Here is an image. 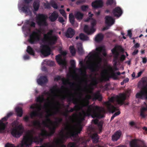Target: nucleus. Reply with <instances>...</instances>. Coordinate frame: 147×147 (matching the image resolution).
Masks as SVG:
<instances>
[{
	"label": "nucleus",
	"instance_id": "obj_1",
	"mask_svg": "<svg viewBox=\"0 0 147 147\" xmlns=\"http://www.w3.org/2000/svg\"><path fill=\"white\" fill-rule=\"evenodd\" d=\"M76 115V114L74 113L72 115V116H69V121L67 120L65 128V129L67 131V132L66 135H65L63 130L61 131L59 134L60 138L57 140L55 142L57 145L63 144L66 141V139L69 138H73L77 143H78L80 141V139L77 136L78 134L80 133L82 130L81 125H80L77 129L76 130L74 127L71 123L74 122L73 118L75 117Z\"/></svg>",
	"mask_w": 147,
	"mask_h": 147
},
{
	"label": "nucleus",
	"instance_id": "obj_2",
	"mask_svg": "<svg viewBox=\"0 0 147 147\" xmlns=\"http://www.w3.org/2000/svg\"><path fill=\"white\" fill-rule=\"evenodd\" d=\"M104 50L103 47H100L96 48V50L91 52L89 54V58H92L94 57H97V59L96 62L91 61L87 66V68L89 69L92 72H95L98 70L100 68V63L102 61V58L99 55L100 53Z\"/></svg>",
	"mask_w": 147,
	"mask_h": 147
},
{
	"label": "nucleus",
	"instance_id": "obj_3",
	"mask_svg": "<svg viewBox=\"0 0 147 147\" xmlns=\"http://www.w3.org/2000/svg\"><path fill=\"white\" fill-rule=\"evenodd\" d=\"M126 98V95L125 94L120 93L118 95L113 96L109 98V101L106 102L105 103L109 111L113 113L118 109V107H115L111 104V103H114L116 101L118 104L122 105L123 104Z\"/></svg>",
	"mask_w": 147,
	"mask_h": 147
},
{
	"label": "nucleus",
	"instance_id": "obj_4",
	"mask_svg": "<svg viewBox=\"0 0 147 147\" xmlns=\"http://www.w3.org/2000/svg\"><path fill=\"white\" fill-rule=\"evenodd\" d=\"M83 107H86L87 109L86 111H83V115L84 117L91 116L93 118H100L103 116L101 113V110L100 107L94 105L92 104L89 105L88 103L83 104Z\"/></svg>",
	"mask_w": 147,
	"mask_h": 147
},
{
	"label": "nucleus",
	"instance_id": "obj_5",
	"mask_svg": "<svg viewBox=\"0 0 147 147\" xmlns=\"http://www.w3.org/2000/svg\"><path fill=\"white\" fill-rule=\"evenodd\" d=\"M43 139L41 138L40 136H35L33 137L32 136L30 137L28 135H26L24 136L22 141V146L25 145L26 147L31 145L32 142H34L37 144L39 143H42Z\"/></svg>",
	"mask_w": 147,
	"mask_h": 147
},
{
	"label": "nucleus",
	"instance_id": "obj_6",
	"mask_svg": "<svg viewBox=\"0 0 147 147\" xmlns=\"http://www.w3.org/2000/svg\"><path fill=\"white\" fill-rule=\"evenodd\" d=\"M12 128L11 129V134L15 138H19L23 134L24 128L22 124L17 125V122L14 121L11 123Z\"/></svg>",
	"mask_w": 147,
	"mask_h": 147
},
{
	"label": "nucleus",
	"instance_id": "obj_7",
	"mask_svg": "<svg viewBox=\"0 0 147 147\" xmlns=\"http://www.w3.org/2000/svg\"><path fill=\"white\" fill-rule=\"evenodd\" d=\"M53 31L50 30L47 34L43 35V38L42 40V41L46 43L49 46H53L56 43L58 39V37L55 35L52 36Z\"/></svg>",
	"mask_w": 147,
	"mask_h": 147
},
{
	"label": "nucleus",
	"instance_id": "obj_8",
	"mask_svg": "<svg viewBox=\"0 0 147 147\" xmlns=\"http://www.w3.org/2000/svg\"><path fill=\"white\" fill-rule=\"evenodd\" d=\"M70 94L71 95L67 96L65 95H63L61 96L60 98L62 100H65L67 98L69 102L72 101L73 104L75 105L73 108H71L69 110L67 109L66 111L67 113L73 112L74 111H76L80 109V106L76 100L74 98L73 94L71 92H70Z\"/></svg>",
	"mask_w": 147,
	"mask_h": 147
},
{
	"label": "nucleus",
	"instance_id": "obj_9",
	"mask_svg": "<svg viewBox=\"0 0 147 147\" xmlns=\"http://www.w3.org/2000/svg\"><path fill=\"white\" fill-rule=\"evenodd\" d=\"M36 31H33L29 36L28 42L32 44L36 43L40 40L41 30L37 29H36Z\"/></svg>",
	"mask_w": 147,
	"mask_h": 147
},
{
	"label": "nucleus",
	"instance_id": "obj_10",
	"mask_svg": "<svg viewBox=\"0 0 147 147\" xmlns=\"http://www.w3.org/2000/svg\"><path fill=\"white\" fill-rule=\"evenodd\" d=\"M47 16L43 14L39 13L36 17V22L40 26H47L48 23L47 21Z\"/></svg>",
	"mask_w": 147,
	"mask_h": 147
},
{
	"label": "nucleus",
	"instance_id": "obj_11",
	"mask_svg": "<svg viewBox=\"0 0 147 147\" xmlns=\"http://www.w3.org/2000/svg\"><path fill=\"white\" fill-rule=\"evenodd\" d=\"M67 55L65 51H62L61 52V54H59L56 56L55 59L58 64L61 66L63 68L66 67V62L65 58H62V55L64 56Z\"/></svg>",
	"mask_w": 147,
	"mask_h": 147
},
{
	"label": "nucleus",
	"instance_id": "obj_12",
	"mask_svg": "<svg viewBox=\"0 0 147 147\" xmlns=\"http://www.w3.org/2000/svg\"><path fill=\"white\" fill-rule=\"evenodd\" d=\"M58 127H56L55 124L51 127L49 125V127H48L50 130V132L49 133L45 129H41V133L40 134V136L43 137H50L52 136L55 132V130L56 128Z\"/></svg>",
	"mask_w": 147,
	"mask_h": 147
},
{
	"label": "nucleus",
	"instance_id": "obj_13",
	"mask_svg": "<svg viewBox=\"0 0 147 147\" xmlns=\"http://www.w3.org/2000/svg\"><path fill=\"white\" fill-rule=\"evenodd\" d=\"M91 27H89L88 25H85L84 30V32L88 34H90L93 33L96 30L94 28V26L96 24V21L95 20H93L91 23Z\"/></svg>",
	"mask_w": 147,
	"mask_h": 147
},
{
	"label": "nucleus",
	"instance_id": "obj_14",
	"mask_svg": "<svg viewBox=\"0 0 147 147\" xmlns=\"http://www.w3.org/2000/svg\"><path fill=\"white\" fill-rule=\"evenodd\" d=\"M86 98L88 100H90L92 98L93 100H98L99 101H101L102 97L101 94L100 93L99 91H97L96 93H93L92 96L90 94L86 96Z\"/></svg>",
	"mask_w": 147,
	"mask_h": 147
},
{
	"label": "nucleus",
	"instance_id": "obj_15",
	"mask_svg": "<svg viewBox=\"0 0 147 147\" xmlns=\"http://www.w3.org/2000/svg\"><path fill=\"white\" fill-rule=\"evenodd\" d=\"M109 70L111 72V75L106 76L105 75H102V79L105 81H107L109 80L110 78H112L114 80H117L118 79V77L115 73L114 72L113 70V67H109Z\"/></svg>",
	"mask_w": 147,
	"mask_h": 147
},
{
	"label": "nucleus",
	"instance_id": "obj_16",
	"mask_svg": "<svg viewBox=\"0 0 147 147\" xmlns=\"http://www.w3.org/2000/svg\"><path fill=\"white\" fill-rule=\"evenodd\" d=\"M41 53L45 56H48L51 54V48L47 45H43L41 46Z\"/></svg>",
	"mask_w": 147,
	"mask_h": 147
},
{
	"label": "nucleus",
	"instance_id": "obj_17",
	"mask_svg": "<svg viewBox=\"0 0 147 147\" xmlns=\"http://www.w3.org/2000/svg\"><path fill=\"white\" fill-rule=\"evenodd\" d=\"M7 119L8 118L6 116L0 120V132L5 129L8 124V122H6L5 123H4L3 122L7 121Z\"/></svg>",
	"mask_w": 147,
	"mask_h": 147
},
{
	"label": "nucleus",
	"instance_id": "obj_18",
	"mask_svg": "<svg viewBox=\"0 0 147 147\" xmlns=\"http://www.w3.org/2000/svg\"><path fill=\"white\" fill-rule=\"evenodd\" d=\"M103 5V2L102 0H96L92 3V6L94 9L101 8Z\"/></svg>",
	"mask_w": 147,
	"mask_h": 147
},
{
	"label": "nucleus",
	"instance_id": "obj_19",
	"mask_svg": "<svg viewBox=\"0 0 147 147\" xmlns=\"http://www.w3.org/2000/svg\"><path fill=\"white\" fill-rule=\"evenodd\" d=\"M48 80L46 76H41L37 79V82L38 84L41 86L47 82Z\"/></svg>",
	"mask_w": 147,
	"mask_h": 147
},
{
	"label": "nucleus",
	"instance_id": "obj_20",
	"mask_svg": "<svg viewBox=\"0 0 147 147\" xmlns=\"http://www.w3.org/2000/svg\"><path fill=\"white\" fill-rule=\"evenodd\" d=\"M136 97L137 98L142 99H147V90H146L141 91L137 93Z\"/></svg>",
	"mask_w": 147,
	"mask_h": 147
},
{
	"label": "nucleus",
	"instance_id": "obj_21",
	"mask_svg": "<svg viewBox=\"0 0 147 147\" xmlns=\"http://www.w3.org/2000/svg\"><path fill=\"white\" fill-rule=\"evenodd\" d=\"M75 34V30L71 28H69L65 32V36L67 38H71Z\"/></svg>",
	"mask_w": 147,
	"mask_h": 147
},
{
	"label": "nucleus",
	"instance_id": "obj_22",
	"mask_svg": "<svg viewBox=\"0 0 147 147\" xmlns=\"http://www.w3.org/2000/svg\"><path fill=\"white\" fill-rule=\"evenodd\" d=\"M112 53L113 55V61L114 62V65H116L117 63L119 54L116 49L114 48L111 50Z\"/></svg>",
	"mask_w": 147,
	"mask_h": 147
},
{
	"label": "nucleus",
	"instance_id": "obj_23",
	"mask_svg": "<svg viewBox=\"0 0 147 147\" xmlns=\"http://www.w3.org/2000/svg\"><path fill=\"white\" fill-rule=\"evenodd\" d=\"M122 11L119 7H117L114 9L112 11V13L115 17H119L122 13Z\"/></svg>",
	"mask_w": 147,
	"mask_h": 147
},
{
	"label": "nucleus",
	"instance_id": "obj_24",
	"mask_svg": "<svg viewBox=\"0 0 147 147\" xmlns=\"http://www.w3.org/2000/svg\"><path fill=\"white\" fill-rule=\"evenodd\" d=\"M105 23L108 26H111L114 24V21L112 17L107 16L105 17Z\"/></svg>",
	"mask_w": 147,
	"mask_h": 147
},
{
	"label": "nucleus",
	"instance_id": "obj_25",
	"mask_svg": "<svg viewBox=\"0 0 147 147\" xmlns=\"http://www.w3.org/2000/svg\"><path fill=\"white\" fill-rule=\"evenodd\" d=\"M121 135V132L120 130L117 131L112 137V140L113 141H117L119 139Z\"/></svg>",
	"mask_w": 147,
	"mask_h": 147
},
{
	"label": "nucleus",
	"instance_id": "obj_26",
	"mask_svg": "<svg viewBox=\"0 0 147 147\" xmlns=\"http://www.w3.org/2000/svg\"><path fill=\"white\" fill-rule=\"evenodd\" d=\"M58 17V13L54 11L51 14V15L49 16V18L51 22H54L57 19Z\"/></svg>",
	"mask_w": 147,
	"mask_h": 147
},
{
	"label": "nucleus",
	"instance_id": "obj_27",
	"mask_svg": "<svg viewBox=\"0 0 147 147\" xmlns=\"http://www.w3.org/2000/svg\"><path fill=\"white\" fill-rule=\"evenodd\" d=\"M144 104L146 105V107H142L140 111V115L142 118H145L147 115L145 112L147 111V106L145 102H144Z\"/></svg>",
	"mask_w": 147,
	"mask_h": 147
},
{
	"label": "nucleus",
	"instance_id": "obj_28",
	"mask_svg": "<svg viewBox=\"0 0 147 147\" xmlns=\"http://www.w3.org/2000/svg\"><path fill=\"white\" fill-rule=\"evenodd\" d=\"M32 125L36 129H41V123L39 120H35L32 121Z\"/></svg>",
	"mask_w": 147,
	"mask_h": 147
},
{
	"label": "nucleus",
	"instance_id": "obj_29",
	"mask_svg": "<svg viewBox=\"0 0 147 147\" xmlns=\"http://www.w3.org/2000/svg\"><path fill=\"white\" fill-rule=\"evenodd\" d=\"M61 90L59 88H57V85L53 86L52 88H51L50 89V91L53 94H55L54 96H57V95L55 94V92H59Z\"/></svg>",
	"mask_w": 147,
	"mask_h": 147
},
{
	"label": "nucleus",
	"instance_id": "obj_30",
	"mask_svg": "<svg viewBox=\"0 0 147 147\" xmlns=\"http://www.w3.org/2000/svg\"><path fill=\"white\" fill-rule=\"evenodd\" d=\"M22 5L23 7L21 8L22 10L25 13H28L30 10L29 5L23 3Z\"/></svg>",
	"mask_w": 147,
	"mask_h": 147
},
{
	"label": "nucleus",
	"instance_id": "obj_31",
	"mask_svg": "<svg viewBox=\"0 0 147 147\" xmlns=\"http://www.w3.org/2000/svg\"><path fill=\"white\" fill-rule=\"evenodd\" d=\"M15 111L17 113V115L18 116L21 117L22 116L23 110L21 107H16L15 108Z\"/></svg>",
	"mask_w": 147,
	"mask_h": 147
},
{
	"label": "nucleus",
	"instance_id": "obj_32",
	"mask_svg": "<svg viewBox=\"0 0 147 147\" xmlns=\"http://www.w3.org/2000/svg\"><path fill=\"white\" fill-rule=\"evenodd\" d=\"M104 36L101 33L98 34L95 37V40L97 42L101 41L103 39Z\"/></svg>",
	"mask_w": 147,
	"mask_h": 147
},
{
	"label": "nucleus",
	"instance_id": "obj_33",
	"mask_svg": "<svg viewBox=\"0 0 147 147\" xmlns=\"http://www.w3.org/2000/svg\"><path fill=\"white\" fill-rule=\"evenodd\" d=\"M84 15L80 11H76L75 12L74 16L75 18L78 20H81L82 19Z\"/></svg>",
	"mask_w": 147,
	"mask_h": 147
},
{
	"label": "nucleus",
	"instance_id": "obj_34",
	"mask_svg": "<svg viewBox=\"0 0 147 147\" xmlns=\"http://www.w3.org/2000/svg\"><path fill=\"white\" fill-rule=\"evenodd\" d=\"M42 115L41 113H39L36 111H34L31 113L30 115V117L31 118H33L34 117L40 116V118H42Z\"/></svg>",
	"mask_w": 147,
	"mask_h": 147
},
{
	"label": "nucleus",
	"instance_id": "obj_35",
	"mask_svg": "<svg viewBox=\"0 0 147 147\" xmlns=\"http://www.w3.org/2000/svg\"><path fill=\"white\" fill-rule=\"evenodd\" d=\"M55 121L54 122V124L56 127H59L60 123L63 121V119L61 117H56L55 118Z\"/></svg>",
	"mask_w": 147,
	"mask_h": 147
},
{
	"label": "nucleus",
	"instance_id": "obj_36",
	"mask_svg": "<svg viewBox=\"0 0 147 147\" xmlns=\"http://www.w3.org/2000/svg\"><path fill=\"white\" fill-rule=\"evenodd\" d=\"M91 138L92 140L93 143H96L98 142L99 138L98 135L97 134L95 133L92 134L91 135Z\"/></svg>",
	"mask_w": 147,
	"mask_h": 147
},
{
	"label": "nucleus",
	"instance_id": "obj_37",
	"mask_svg": "<svg viewBox=\"0 0 147 147\" xmlns=\"http://www.w3.org/2000/svg\"><path fill=\"white\" fill-rule=\"evenodd\" d=\"M27 52L30 55L34 56L35 51L33 48L30 46H28L26 50Z\"/></svg>",
	"mask_w": 147,
	"mask_h": 147
},
{
	"label": "nucleus",
	"instance_id": "obj_38",
	"mask_svg": "<svg viewBox=\"0 0 147 147\" xmlns=\"http://www.w3.org/2000/svg\"><path fill=\"white\" fill-rule=\"evenodd\" d=\"M94 123L96 125H97L99 130L100 131H102V124L100 122H98V120L97 119L92 120Z\"/></svg>",
	"mask_w": 147,
	"mask_h": 147
},
{
	"label": "nucleus",
	"instance_id": "obj_39",
	"mask_svg": "<svg viewBox=\"0 0 147 147\" xmlns=\"http://www.w3.org/2000/svg\"><path fill=\"white\" fill-rule=\"evenodd\" d=\"M78 52L80 55H82L84 53V51L83 49L82 45L80 43L77 45Z\"/></svg>",
	"mask_w": 147,
	"mask_h": 147
},
{
	"label": "nucleus",
	"instance_id": "obj_40",
	"mask_svg": "<svg viewBox=\"0 0 147 147\" xmlns=\"http://www.w3.org/2000/svg\"><path fill=\"white\" fill-rule=\"evenodd\" d=\"M61 80L63 84H65V83H67L71 87H74L75 85L74 83L70 82L68 80H65L64 78H62Z\"/></svg>",
	"mask_w": 147,
	"mask_h": 147
},
{
	"label": "nucleus",
	"instance_id": "obj_41",
	"mask_svg": "<svg viewBox=\"0 0 147 147\" xmlns=\"http://www.w3.org/2000/svg\"><path fill=\"white\" fill-rule=\"evenodd\" d=\"M33 6L34 11H37L40 6L39 2L37 1H34L33 4Z\"/></svg>",
	"mask_w": 147,
	"mask_h": 147
},
{
	"label": "nucleus",
	"instance_id": "obj_42",
	"mask_svg": "<svg viewBox=\"0 0 147 147\" xmlns=\"http://www.w3.org/2000/svg\"><path fill=\"white\" fill-rule=\"evenodd\" d=\"M130 147H139L136 140H133L131 141L130 143Z\"/></svg>",
	"mask_w": 147,
	"mask_h": 147
},
{
	"label": "nucleus",
	"instance_id": "obj_43",
	"mask_svg": "<svg viewBox=\"0 0 147 147\" xmlns=\"http://www.w3.org/2000/svg\"><path fill=\"white\" fill-rule=\"evenodd\" d=\"M79 37L81 40L83 41L88 40L89 39V38L88 36L82 33L80 34Z\"/></svg>",
	"mask_w": 147,
	"mask_h": 147
},
{
	"label": "nucleus",
	"instance_id": "obj_44",
	"mask_svg": "<svg viewBox=\"0 0 147 147\" xmlns=\"http://www.w3.org/2000/svg\"><path fill=\"white\" fill-rule=\"evenodd\" d=\"M69 49L71 55L73 56L75 55L76 53V51L74 46H70L69 47Z\"/></svg>",
	"mask_w": 147,
	"mask_h": 147
},
{
	"label": "nucleus",
	"instance_id": "obj_45",
	"mask_svg": "<svg viewBox=\"0 0 147 147\" xmlns=\"http://www.w3.org/2000/svg\"><path fill=\"white\" fill-rule=\"evenodd\" d=\"M50 4L55 9H57L58 8L57 5L54 1L51 0L50 3Z\"/></svg>",
	"mask_w": 147,
	"mask_h": 147
},
{
	"label": "nucleus",
	"instance_id": "obj_46",
	"mask_svg": "<svg viewBox=\"0 0 147 147\" xmlns=\"http://www.w3.org/2000/svg\"><path fill=\"white\" fill-rule=\"evenodd\" d=\"M44 98L43 97V95H42V96H39L37 97L36 98V100L37 102H39L40 103H41L44 100Z\"/></svg>",
	"mask_w": 147,
	"mask_h": 147
},
{
	"label": "nucleus",
	"instance_id": "obj_47",
	"mask_svg": "<svg viewBox=\"0 0 147 147\" xmlns=\"http://www.w3.org/2000/svg\"><path fill=\"white\" fill-rule=\"evenodd\" d=\"M87 131L89 134H91L94 131V128L92 126H89L87 128Z\"/></svg>",
	"mask_w": 147,
	"mask_h": 147
},
{
	"label": "nucleus",
	"instance_id": "obj_48",
	"mask_svg": "<svg viewBox=\"0 0 147 147\" xmlns=\"http://www.w3.org/2000/svg\"><path fill=\"white\" fill-rule=\"evenodd\" d=\"M52 115V114H49L46 116V119L45 121L48 124L49 123H52V122L50 119L49 117V116H51Z\"/></svg>",
	"mask_w": 147,
	"mask_h": 147
},
{
	"label": "nucleus",
	"instance_id": "obj_49",
	"mask_svg": "<svg viewBox=\"0 0 147 147\" xmlns=\"http://www.w3.org/2000/svg\"><path fill=\"white\" fill-rule=\"evenodd\" d=\"M76 143L75 142H69L67 144L68 147H76Z\"/></svg>",
	"mask_w": 147,
	"mask_h": 147
},
{
	"label": "nucleus",
	"instance_id": "obj_50",
	"mask_svg": "<svg viewBox=\"0 0 147 147\" xmlns=\"http://www.w3.org/2000/svg\"><path fill=\"white\" fill-rule=\"evenodd\" d=\"M26 23L27 24L30 25L31 27H35V26L36 24L33 21H31L30 22L29 21H27Z\"/></svg>",
	"mask_w": 147,
	"mask_h": 147
},
{
	"label": "nucleus",
	"instance_id": "obj_51",
	"mask_svg": "<svg viewBox=\"0 0 147 147\" xmlns=\"http://www.w3.org/2000/svg\"><path fill=\"white\" fill-rule=\"evenodd\" d=\"M70 63L71 67L73 68L76 67V62L75 60H71L70 61Z\"/></svg>",
	"mask_w": 147,
	"mask_h": 147
},
{
	"label": "nucleus",
	"instance_id": "obj_52",
	"mask_svg": "<svg viewBox=\"0 0 147 147\" xmlns=\"http://www.w3.org/2000/svg\"><path fill=\"white\" fill-rule=\"evenodd\" d=\"M36 109L37 110V111H36L38 112L39 113H40V112L41 110L42 109L41 105H37L36 106Z\"/></svg>",
	"mask_w": 147,
	"mask_h": 147
},
{
	"label": "nucleus",
	"instance_id": "obj_53",
	"mask_svg": "<svg viewBox=\"0 0 147 147\" xmlns=\"http://www.w3.org/2000/svg\"><path fill=\"white\" fill-rule=\"evenodd\" d=\"M59 12L61 14H62V16L64 18H66V15L65 11L63 9H60Z\"/></svg>",
	"mask_w": 147,
	"mask_h": 147
},
{
	"label": "nucleus",
	"instance_id": "obj_54",
	"mask_svg": "<svg viewBox=\"0 0 147 147\" xmlns=\"http://www.w3.org/2000/svg\"><path fill=\"white\" fill-rule=\"evenodd\" d=\"M38 147H55L53 145L50 144L49 143L45 144V146L42 145Z\"/></svg>",
	"mask_w": 147,
	"mask_h": 147
},
{
	"label": "nucleus",
	"instance_id": "obj_55",
	"mask_svg": "<svg viewBox=\"0 0 147 147\" xmlns=\"http://www.w3.org/2000/svg\"><path fill=\"white\" fill-rule=\"evenodd\" d=\"M88 6L87 5H82L81 7V9L83 11H86L87 10V9H88Z\"/></svg>",
	"mask_w": 147,
	"mask_h": 147
},
{
	"label": "nucleus",
	"instance_id": "obj_56",
	"mask_svg": "<svg viewBox=\"0 0 147 147\" xmlns=\"http://www.w3.org/2000/svg\"><path fill=\"white\" fill-rule=\"evenodd\" d=\"M127 35H128L131 39H134V38H131L132 37V33L131 31V30H129L127 31Z\"/></svg>",
	"mask_w": 147,
	"mask_h": 147
},
{
	"label": "nucleus",
	"instance_id": "obj_57",
	"mask_svg": "<svg viewBox=\"0 0 147 147\" xmlns=\"http://www.w3.org/2000/svg\"><path fill=\"white\" fill-rule=\"evenodd\" d=\"M113 0H107L106 4L108 5H111L113 3Z\"/></svg>",
	"mask_w": 147,
	"mask_h": 147
},
{
	"label": "nucleus",
	"instance_id": "obj_58",
	"mask_svg": "<svg viewBox=\"0 0 147 147\" xmlns=\"http://www.w3.org/2000/svg\"><path fill=\"white\" fill-rule=\"evenodd\" d=\"M42 124L44 125L45 127H49V125L46 121H43Z\"/></svg>",
	"mask_w": 147,
	"mask_h": 147
},
{
	"label": "nucleus",
	"instance_id": "obj_59",
	"mask_svg": "<svg viewBox=\"0 0 147 147\" xmlns=\"http://www.w3.org/2000/svg\"><path fill=\"white\" fill-rule=\"evenodd\" d=\"M47 63L49 65L51 66H53L55 65V63L54 61H48Z\"/></svg>",
	"mask_w": 147,
	"mask_h": 147
},
{
	"label": "nucleus",
	"instance_id": "obj_60",
	"mask_svg": "<svg viewBox=\"0 0 147 147\" xmlns=\"http://www.w3.org/2000/svg\"><path fill=\"white\" fill-rule=\"evenodd\" d=\"M85 0H78L76 2V4L77 5H79L80 4H82L85 2Z\"/></svg>",
	"mask_w": 147,
	"mask_h": 147
},
{
	"label": "nucleus",
	"instance_id": "obj_61",
	"mask_svg": "<svg viewBox=\"0 0 147 147\" xmlns=\"http://www.w3.org/2000/svg\"><path fill=\"white\" fill-rule=\"evenodd\" d=\"M32 0H24L23 3L29 5V4L32 1Z\"/></svg>",
	"mask_w": 147,
	"mask_h": 147
},
{
	"label": "nucleus",
	"instance_id": "obj_62",
	"mask_svg": "<svg viewBox=\"0 0 147 147\" xmlns=\"http://www.w3.org/2000/svg\"><path fill=\"white\" fill-rule=\"evenodd\" d=\"M61 77L59 76H58L55 77L54 78V81H58L59 80H61Z\"/></svg>",
	"mask_w": 147,
	"mask_h": 147
},
{
	"label": "nucleus",
	"instance_id": "obj_63",
	"mask_svg": "<svg viewBox=\"0 0 147 147\" xmlns=\"http://www.w3.org/2000/svg\"><path fill=\"white\" fill-rule=\"evenodd\" d=\"M125 58V56L124 55H122L121 56L120 58V61H124Z\"/></svg>",
	"mask_w": 147,
	"mask_h": 147
},
{
	"label": "nucleus",
	"instance_id": "obj_64",
	"mask_svg": "<svg viewBox=\"0 0 147 147\" xmlns=\"http://www.w3.org/2000/svg\"><path fill=\"white\" fill-rule=\"evenodd\" d=\"M58 21L61 23H62L64 22V20L62 17H59L58 19Z\"/></svg>",
	"mask_w": 147,
	"mask_h": 147
}]
</instances>
